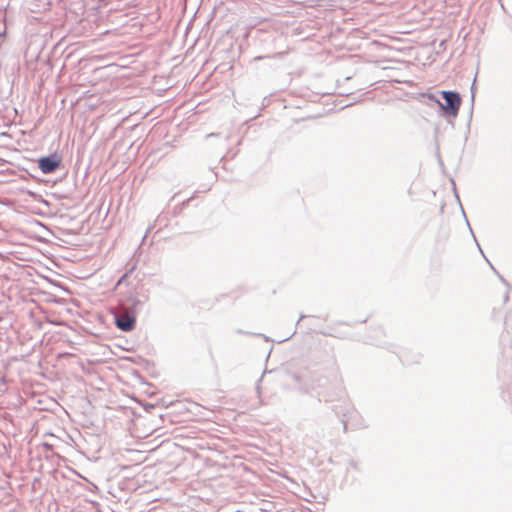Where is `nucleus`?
I'll return each mask as SVG.
<instances>
[{"mask_svg": "<svg viewBox=\"0 0 512 512\" xmlns=\"http://www.w3.org/2000/svg\"><path fill=\"white\" fill-rule=\"evenodd\" d=\"M443 98L445 99V104L440 103L437 101V103L441 106V108L452 115H457L458 110L461 105V99L459 95L455 92L450 91H442L441 92Z\"/></svg>", "mask_w": 512, "mask_h": 512, "instance_id": "f257e3e1", "label": "nucleus"}, {"mask_svg": "<svg viewBox=\"0 0 512 512\" xmlns=\"http://www.w3.org/2000/svg\"><path fill=\"white\" fill-rule=\"evenodd\" d=\"M60 163V157L57 155H52L40 158L38 161V166L43 173L48 174L54 172L60 166Z\"/></svg>", "mask_w": 512, "mask_h": 512, "instance_id": "f03ea898", "label": "nucleus"}, {"mask_svg": "<svg viewBox=\"0 0 512 512\" xmlns=\"http://www.w3.org/2000/svg\"><path fill=\"white\" fill-rule=\"evenodd\" d=\"M136 323L135 316L125 312L122 314H119L116 317V326L125 332L131 331L134 329Z\"/></svg>", "mask_w": 512, "mask_h": 512, "instance_id": "7ed1b4c3", "label": "nucleus"}]
</instances>
